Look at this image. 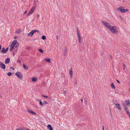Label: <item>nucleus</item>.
<instances>
[{"label":"nucleus","mask_w":130,"mask_h":130,"mask_svg":"<svg viewBox=\"0 0 130 130\" xmlns=\"http://www.w3.org/2000/svg\"><path fill=\"white\" fill-rule=\"evenodd\" d=\"M23 68L26 69H28V67L26 66H25L24 64H23Z\"/></svg>","instance_id":"412c9836"},{"label":"nucleus","mask_w":130,"mask_h":130,"mask_svg":"<svg viewBox=\"0 0 130 130\" xmlns=\"http://www.w3.org/2000/svg\"><path fill=\"white\" fill-rule=\"evenodd\" d=\"M16 130H19V129L17 128L16 129Z\"/></svg>","instance_id":"8fccbe9b"},{"label":"nucleus","mask_w":130,"mask_h":130,"mask_svg":"<svg viewBox=\"0 0 130 130\" xmlns=\"http://www.w3.org/2000/svg\"><path fill=\"white\" fill-rule=\"evenodd\" d=\"M67 52H68L67 49H65L64 53V56H65V55L67 54Z\"/></svg>","instance_id":"a878e982"},{"label":"nucleus","mask_w":130,"mask_h":130,"mask_svg":"<svg viewBox=\"0 0 130 130\" xmlns=\"http://www.w3.org/2000/svg\"><path fill=\"white\" fill-rule=\"evenodd\" d=\"M21 32V29H18L16 31V33L17 34H19Z\"/></svg>","instance_id":"b1692460"},{"label":"nucleus","mask_w":130,"mask_h":130,"mask_svg":"<svg viewBox=\"0 0 130 130\" xmlns=\"http://www.w3.org/2000/svg\"><path fill=\"white\" fill-rule=\"evenodd\" d=\"M125 71V72H126V71H127V68H126V69L125 68V70H124Z\"/></svg>","instance_id":"a18cd8bd"},{"label":"nucleus","mask_w":130,"mask_h":130,"mask_svg":"<svg viewBox=\"0 0 130 130\" xmlns=\"http://www.w3.org/2000/svg\"><path fill=\"white\" fill-rule=\"evenodd\" d=\"M113 103H114V104H115V105L116 104H117L118 103L116 99H113Z\"/></svg>","instance_id":"aec40b11"},{"label":"nucleus","mask_w":130,"mask_h":130,"mask_svg":"<svg viewBox=\"0 0 130 130\" xmlns=\"http://www.w3.org/2000/svg\"><path fill=\"white\" fill-rule=\"evenodd\" d=\"M120 104L118 103L117 104H116V107L117 108L120 110H121V108L120 107Z\"/></svg>","instance_id":"f3484780"},{"label":"nucleus","mask_w":130,"mask_h":130,"mask_svg":"<svg viewBox=\"0 0 130 130\" xmlns=\"http://www.w3.org/2000/svg\"><path fill=\"white\" fill-rule=\"evenodd\" d=\"M129 91H130V88H129Z\"/></svg>","instance_id":"6e6d98bb"},{"label":"nucleus","mask_w":130,"mask_h":130,"mask_svg":"<svg viewBox=\"0 0 130 130\" xmlns=\"http://www.w3.org/2000/svg\"><path fill=\"white\" fill-rule=\"evenodd\" d=\"M41 38L42 39L44 40L46 39V36H42Z\"/></svg>","instance_id":"c756f323"},{"label":"nucleus","mask_w":130,"mask_h":130,"mask_svg":"<svg viewBox=\"0 0 130 130\" xmlns=\"http://www.w3.org/2000/svg\"><path fill=\"white\" fill-rule=\"evenodd\" d=\"M37 18L38 19H39V14H38L37 15Z\"/></svg>","instance_id":"79ce46f5"},{"label":"nucleus","mask_w":130,"mask_h":130,"mask_svg":"<svg viewBox=\"0 0 130 130\" xmlns=\"http://www.w3.org/2000/svg\"><path fill=\"white\" fill-rule=\"evenodd\" d=\"M1 45H0V51L1 50Z\"/></svg>","instance_id":"49530a36"},{"label":"nucleus","mask_w":130,"mask_h":130,"mask_svg":"<svg viewBox=\"0 0 130 130\" xmlns=\"http://www.w3.org/2000/svg\"><path fill=\"white\" fill-rule=\"evenodd\" d=\"M77 34L78 35V36H80V35L79 34V31L78 29V28H77Z\"/></svg>","instance_id":"cd10ccee"},{"label":"nucleus","mask_w":130,"mask_h":130,"mask_svg":"<svg viewBox=\"0 0 130 130\" xmlns=\"http://www.w3.org/2000/svg\"><path fill=\"white\" fill-rule=\"evenodd\" d=\"M111 88L113 89H115V87L114 85V84L113 83H112L111 84Z\"/></svg>","instance_id":"4be33fe9"},{"label":"nucleus","mask_w":130,"mask_h":130,"mask_svg":"<svg viewBox=\"0 0 130 130\" xmlns=\"http://www.w3.org/2000/svg\"><path fill=\"white\" fill-rule=\"evenodd\" d=\"M122 104L124 107H126L127 106H130V101L128 100L125 101L124 103H123Z\"/></svg>","instance_id":"7ed1b4c3"},{"label":"nucleus","mask_w":130,"mask_h":130,"mask_svg":"<svg viewBox=\"0 0 130 130\" xmlns=\"http://www.w3.org/2000/svg\"><path fill=\"white\" fill-rule=\"evenodd\" d=\"M103 130H105L103 126Z\"/></svg>","instance_id":"de8ad7c7"},{"label":"nucleus","mask_w":130,"mask_h":130,"mask_svg":"<svg viewBox=\"0 0 130 130\" xmlns=\"http://www.w3.org/2000/svg\"><path fill=\"white\" fill-rule=\"evenodd\" d=\"M32 32H33V34L34 33L36 32H39V31L37 30H32Z\"/></svg>","instance_id":"c85d7f7f"},{"label":"nucleus","mask_w":130,"mask_h":130,"mask_svg":"<svg viewBox=\"0 0 130 130\" xmlns=\"http://www.w3.org/2000/svg\"><path fill=\"white\" fill-rule=\"evenodd\" d=\"M35 7L34 6L31 9L29 12L27 14V16L28 17L32 14L35 10Z\"/></svg>","instance_id":"423d86ee"},{"label":"nucleus","mask_w":130,"mask_h":130,"mask_svg":"<svg viewBox=\"0 0 130 130\" xmlns=\"http://www.w3.org/2000/svg\"><path fill=\"white\" fill-rule=\"evenodd\" d=\"M81 101L82 102H83V100L82 99H81Z\"/></svg>","instance_id":"3c124183"},{"label":"nucleus","mask_w":130,"mask_h":130,"mask_svg":"<svg viewBox=\"0 0 130 130\" xmlns=\"http://www.w3.org/2000/svg\"><path fill=\"white\" fill-rule=\"evenodd\" d=\"M124 7L123 6L120 7L117 9L121 13H125L129 11V10L128 9H125Z\"/></svg>","instance_id":"f03ea898"},{"label":"nucleus","mask_w":130,"mask_h":130,"mask_svg":"<svg viewBox=\"0 0 130 130\" xmlns=\"http://www.w3.org/2000/svg\"><path fill=\"white\" fill-rule=\"evenodd\" d=\"M45 60L48 63L51 62L50 59V58L46 59H45Z\"/></svg>","instance_id":"5701e85b"},{"label":"nucleus","mask_w":130,"mask_h":130,"mask_svg":"<svg viewBox=\"0 0 130 130\" xmlns=\"http://www.w3.org/2000/svg\"><path fill=\"white\" fill-rule=\"evenodd\" d=\"M43 105H44L45 104H48V103L46 101H43Z\"/></svg>","instance_id":"f704fd0d"},{"label":"nucleus","mask_w":130,"mask_h":130,"mask_svg":"<svg viewBox=\"0 0 130 130\" xmlns=\"http://www.w3.org/2000/svg\"><path fill=\"white\" fill-rule=\"evenodd\" d=\"M19 128L21 130H26L25 129L24 127H20Z\"/></svg>","instance_id":"7c9ffc66"},{"label":"nucleus","mask_w":130,"mask_h":130,"mask_svg":"<svg viewBox=\"0 0 130 130\" xmlns=\"http://www.w3.org/2000/svg\"><path fill=\"white\" fill-rule=\"evenodd\" d=\"M10 61V59L8 57L5 60V63L6 64H8L9 63Z\"/></svg>","instance_id":"9b49d317"},{"label":"nucleus","mask_w":130,"mask_h":130,"mask_svg":"<svg viewBox=\"0 0 130 130\" xmlns=\"http://www.w3.org/2000/svg\"><path fill=\"white\" fill-rule=\"evenodd\" d=\"M8 47H7L6 48V49H5L6 51L7 52L8 49Z\"/></svg>","instance_id":"58836bf2"},{"label":"nucleus","mask_w":130,"mask_h":130,"mask_svg":"<svg viewBox=\"0 0 130 130\" xmlns=\"http://www.w3.org/2000/svg\"><path fill=\"white\" fill-rule=\"evenodd\" d=\"M0 66L1 68L3 69H5L6 67L5 65L1 62H0Z\"/></svg>","instance_id":"0eeeda50"},{"label":"nucleus","mask_w":130,"mask_h":130,"mask_svg":"<svg viewBox=\"0 0 130 130\" xmlns=\"http://www.w3.org/2000/svg\"><path fill=\"white\" fill-rule=\"evenodd\" d=\"M101 22L104 26H106L109 29L111 27V26L109 25V23L103 21H102Z\"/></svg>","instance_id":"39448f33"},{"label":"nucleus","mask_w":130,"mask_h":130,"mask_svg":"<svg viewBox=\"0 0 130 130\" xmlns=\"http://www.w3.org/2000/svg\"><path fill=\"white\" fill-rule=\"evenodd\" d=\"M37 77H33L32 78L31 80L33 82H35L37 81Z\"/></svg>","instance_id":"6ab92c4d"},{"label":"nucleus","mask_w":130,"mask_h":130,"mask_svg":"<svg viewBox=\"0 0 130 130\" xmlns=\"http://www.w3.org/2000/svg\"><path fill=\"white\" fill-rule=\"evenodd\" d=\"M40 105L42 106L43 105V104L42 102L41 101V100H40Z\"/></svg>","instance_id":"473e14b6"},{"label":"nucleus","mask_w":130,"mask_h":130,"mask_svg":"<svg viewBox=\"0 0 130 130\" xmlns=\"http://www.w3.org/2000/svg\"><path fill=\"white\" fill-rule=\"evenodd\" d=\"M42 96L44 97H45L46 98H48L50 100H51V98H49L48 96H46L45 95H42Z\"/></svg>","instance_id":"bb28decb"},{"label":"nucleus","mask_w":130,"mask_h":130,"mask_svg":"<svg viewBox=\"0 0 130 130\" xmlns=\"http://www.w3.org/2000/svg\"><path fill=\"white\" fill-rule=\"evenodd\" d=\"M15 51H14L13 52L12 54L13 55V56H14V55L15 54Z\"/></svg>","instance_id":"4c0bfd02"},{"label":"nucleus","mask_w":130,"mask_h":130,"mask_svg":"<svg viewBox=\"0 0 130 130\" xmlns=\"http://www.w3.org/2000/svg\"><path fill=\"white\" fill-rule=\"evenodd\" d=\"M110 58H111V59H112L111 58V57H110Z\"/></svg>","instance_id":"4d7b16f0"},{"label":"nucleus","mask_w":130,"mask_h":130,"mask_svg":"<svg viewBox=\"0 0 130 130\" xmlns=\"http://www.w3.org/2000/svg\"><path fill=\"white\" fill-rule=\"evenodd\" d=\"M33 35V32H32V31H31L28 34L27 36H30V37H32Z\"/></svg>","instance_id":"dca6fc26"},{"label":"nucleus","mask_w":130,"mask_h":130,"mask_svg":"<svg viewBox=\"0 0 130 130\" xmlns=\"http://www.w3.org/2000/svg\"><path fill=\"white\" fill-rule=\"evenodd\" d=\"M47 127L50 130H53L52 127H51V125L50 124H48L47 125Z\"/></svg>","instance_id":"2eb2a0df"},{"label":"nucleus","mask_w":130,"mask_h":130,"mask_svg":"<svg viewBox=\"0 0 130 130\" xmlns=\"http://www.w3.org/2000/svg\"><path fill=\"white\" fill-rule=\"evenodd\" d=\"M113 34H117L118 32L117 29V28L115 26H113L111 27L109 29Z\"/></svg>","instance_id":"f257e3e1"},{"label":"nucleus","mask_w":130,"mask_h":130,"mask_svg":"<svg viewBox=\"0 0 130 130\" xmlns=\"http://www.w3.org/2000/svg\"><path fill=\"white\" fill-rule=\"evenodd\" d=\"M11 74H12V73L10 72H9L7 74V75L9 76H10L11 75Z\"/></svg>","instance_id":"72a5a7b5"},{"label":"nucleus","mask_w":130,"mask_h":130,"mask_svg":"<svg viewBox=\"0 0 130 130\" xmlns=\"http://www.w3.org/2000/svg\"><path fill=\"white\" fill-rule=\"evenodd\" d=\"M85 102H86V104L87 103V102H86V101H85Z\"/></svg>","instance_id":"603ef678"},{"label":"nucleus","mask_w":130,"mask_h":130,"mask_svg":"<svg viewBox=\"0 0 130 130\" xmlns=\"http://www.w3.org/2000/svg\"><path fill=\"white\" fill-rule=\"evenodd\" d=\"M27 111L29 113H32L33 114H34V115H36V113L33 111H32L31 110H27Z\"/></svg>","instance_id":"4468645a"},{"label":"nucleus","mask_w":130,"mask_h":130,"mask_svg":"<svg viewBox=\"0 0 130 130\" xmlns=\"http://www.w3.org/2000/svg\"><path fill=\"white\" fill-rule=\"evenodd\" d=\"M110 57H112V56L110 55Z\"/></svg>","instance_id":"864d4df0"},{"label":"nucleus","mask_w":130,"mask_h":130,"mask_svg":"<svg viewBox=\"0 0 130 130\" xmlns=\"http://www.w3.org/2000/svg\"><path fill=\"white\" fill-rule=\"evenodd\" d=\"M125 111L126 112L127 114L128 115L129 117H130V113L128 110V108L126 107H124Z\"/></svg>","instance_id":"9d476101"},{"label":"nucleus","mask_w":130,"mask_h":130,"mask_svg":"<svg viewBox=\"0 0 130 130\" xmlns=\"http://www.w3.org/2000/svg\"><path fill=\"white\" fill-rule=\"evenodd\" d=\"M17 62L18 63H21V60L20 59L18 60L17 61Z\"/></svg>","instance_id":"c9c22d12"},{"label":"nucleus","mask_w":130,"mask_h":130,"mask_svg":"<svg viewBox=\"0 0 130 130\" xmlns=\"http://www.w3.org/2000/svg\"><path fill=\"white\" fill-rule=\"evenodd\" d=\"M27 130H29V129L28 128V129H27Z\"/></svg>","instance_id":"5fc2aeb1"},{"label":"nucleus","mask_w":130,"mask_h":130,"mask_svg":"<svg viewBox=\"0 0 130 130\" xmlns=\"http://www.w3.org/2000/svg\"><path fill=\"white\" fill-rule=\"evenodd\" d=\"M19 43H18L17 44L15 45L14 47V49L15 50V52H16L18 51V47L19 46Z\"/></svg>","instance_id":"6e6552de"},{"label":"nucleus","mask_w":130,"mask_h":130,"mask_svg":"<svg viewBox=\"0 0 130 130\" xmlns=\"http://www.w3.org/2000/svg\"><path fill=\"white\" fill-rule=\"evenodd\" d=\"M15 75H16L21 80L22 79V73L20 72H18L16 73Z\"/></svg>","instance_id":"20e7f679"},{"label":"nucleus","mask_w":130,"mask_h":130,"mask_svg":"<svg viewBox=\"0 0 130 130\" xmlns=\"http://www.w3.org/2000/svg\"><path fill=\"white\" fill-rule=\"evenodd\" d=\"M1 52L3 53H5L7 52L5 49L4 47L2 48V50H1Z\"/></svg>","instance_id":"f8f14e48"},{"label":"nucleus","mask_w":130,"mask_h":130,"mask_svg":"<svg viewBox=\"0 0 130 130\" xmlns=\"http://www.w3.org/2000/svg\"><path fill=\"white\" fill-rule=\"evenodd\" d=\"M10 69H12V70H14V68L12 67H11Z\"/></svg>","instance_id":"a19ab883"},{"label":"nucleus","mask_w":130,"mask_h":130,"mask_svg":"<svg viewBox=\"0 0 130 130\" xmlns=\"http://www.w3.org/2000/svg\"><path fill=\"white\" fill-rule=\"evenodd\" d=\"M78 41L79 43V45H81V40H82V38L80 37V36H78Z\"/></svg>","instance_id":"ddd939ff"},{"label":"nucleus","mask_w":130,"mask_h":130,"mask_svg":"<svg viewBox=\"0 0 130 130\" xmlns=\"http://www.w3.org/2000/svg\"><path fill=\"white\" fill-rule=\"evenodd\" d=\"M72 69L71 68V69H70V71H69V72H70L69 73L70 75V77H72Z\"/></svg>","instance_id":"a211bd4d"},{"label":"nucleus","mask_w":130,"mask_h":130,"mask_svg":"<svg viewBox=\"0 0 130 130\" xmlns=\"http://www.w3.org/2000/svg\"><path fill=\"white\" fill-rule=\"evenodd\" d=\"M10 46L11 47L9 49V50L10 51H11L14 48V46L11 45Z\"/></svg>","instance_id":"393cba45"},{"label":"nucleus","mask_w":130,"mask_h":130,"mask_svg":"<svg viewBox=\"0 0 130 130\" xmlns=\"http://www.w3.org/2000/svg\"><path fill=\"white\" fill-rule=\"evenodd\" d=\"M17 38V36H14V39H16V38Z\"/></svg>","instance_id":"c03bdc74"},{"label":"nucleus","mask_w":130,"mask_h":130,"mask_svg":"<svg viewBox=\"0 0 130 130\" xmlns=\"http://www.w3.org/2000/svg\"><path fill=\"white\" fill-rule=\"evenodd\" d=\"M26 12H27V11H25V12H24V14H25L26 13Z\"/></svg>","instance_id":"09e8293b"},{"label":"nucleus","mask_w":130,"mask_h":130,"mask_svg":"<svg viewBox=\"0 0 130 130\" xmlns=\"http://www.w3.org/2000/svg\"><path fill=\"white\" fill-rule=\"evenodd\" d=\"M116 80L117 82L119 84L120 83V82L117 79H116Z\"/></svg>","instance_id":"ea45409f"},{"label":"nucleus","mask_w":130,"mask_h":130,"mask_svg":"<svg viewBox=\"0 0 130 130\" xmlns=\"http://www.w3.org/2000/svg\"><path fill=\"white\" fill-rule=\"evenodd\" d=\"M18 43H19L17 42V40H15L12 42L11 43V45L14 46L15 45L17 44Z\"/></svg>","instance_id":"1a4fd4ad"},{"label":"nucleus","mask_w":130,"mask_h":130,"mask_svg":"<svg viewBox=\"0 0 130 130\" xmlns=\"http://www.w3.org/2000/svg\"><path fill=\"white\" fill-rule=\"evenodd\" d=\"M19 130H20V129H19Z\"/></svg>","instance_id":"13d9d810"},{"label":"nucleus","mask_w":130,"mask_h":130,"mask_svg":"<svg viewBox=\"0 0 130 130\" xmlns=\"http://www.w3.org/2000/svg\"><path fill=\"white\" fill-rule=\"evenodd\" d=\"M38 50L41 53H42L43 52V50L41 49H39Z\"/></svg>","instance_id":"2f4dec72"},{"label":"nucleus","mask_w":130,"mask_h":130,"mask_svg":"<svg viewBox=\"0 0 130 130\" xmlns=\"http://www.w3.org/2000/svg\"><path fill=\"white\" fill-rule=\"evenodd\" d=\"M123 66H124V70H125V65L124 63L123 64Z\"/></svg>","instance_id":"e433bc0d"},{"label":"nucleus","mask_w":130,"mask_h":130,"mask_svg":"<svg viewBox=\"0 0 130 130\" xmlns=\"http://www.w3.org/2000/svg\"><path fill=\"white\" fill-rule=\"evenodd\" d=\"M57 39L58 40V35H57L56 36Z\"/></svg>","instance_id":"37998d69"}]
</instances>
